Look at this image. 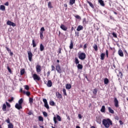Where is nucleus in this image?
I'll return each instance as SVG.
<instances>
[{"label": "nucleus", "mask_w": 128, "mask_h": 128, "mask_svg": "<svg viewBox=\"0 0 128 128\" xmlns=\"http://www.w3.org/2000/svg\"><path fill=\"white\" fill-rule=\"evenodd\" d=\"M51 72H54V70H56V67H54V65H52L51 66Z\"/></svg>", "instance_id": "46"}, {"label": "nucleus", "mask_w": 128, "mask_h": 128, "mask_svg": "<svg viewBox=\"0 0 128 128\" xmlns=\"http://www.w3.org/2000/svg\"><path fill=\"white\" fill-rule=\"evenodd\" d=\"M42 114H43V116H44L45 118H46V116H48V113L46 112H44Z\"/></svg>", "instance_id": "50"}, {"label": "nucleus", "mask_w": 128, "mask_h": 128, "mask_svg": "<svg viewBox=\"0 0 128 128\" xmlns=\"http://www.w3.org/2000/svg\"><path fill=\"white\" fill-rule=\"evenodd\" d=\"M84 30V26L82 25H80L78 26L76 30L77 32H80V30Z\"/></svg>", "instance_id": "14"}, {"label": "nucleus", "mask_w": 128, "mask_h": 128, "mask_svg": "<svg viewBox=\"0 0 128 128\" xmlns=\"http://www.w3.org/2000/svg\"><path fill=\"white\" fill-rule=\"evenodd\" d=\"M15 108L17 110H22V106L20 104H19L18 103H16L15 105Z\"/></svg>", "instance_id": "11"}, {"label": "nucleus", "mask_w": 128, "mask_h": 128, "mask_svg": "<svg viewBox=\"0 0 128 128\" xmlns=\"http://www.w3.org/2000/svg\"><path fill=\"white\" fill-rule=\"evenodd\" d=\"M50 104L52 106H56V103H54V102L51 100L50 102Z\"/></svg>", "instance_id": "36"}, {"label": "nucleus", "mask_w": 128, "mask_h": 128, "mask_svg": "<svg viewBox=\"0 0 128 128\" xmlns=\"http://www.w3.org/2000/svg\"><path fill=\"white\" fill-rule=\"evenodd\" d=\"M60 28L61 30H64V32H66V30H68V27H66L64 24H62Z\"/></svg>", "instance_id": "12"}, {"label": "nucleus", "mask_w": 128, "mask_h": 128, "mask_svg": "<svg viewBox=\"0 0 128 128\" xmlns=\"http://www.w3.org/2000/svg\"><path fill=\"white\" fill-rule=\"evenodd\" d=\"M38 120L40 122H44V118L42 116H38Z\"/></svg>", "instance_id": "41"}, {"label": "nucleus", "mask_w": 128, "mask_h": 128, "mask_svg": "<svg viewBox=\"0 0 128 128\" xmlns=\"http://www.w3.org/2000/svg\"><path fill=\"white\" fill-rule=\"evenodd\" d=\"M56 118H57L59 122H62V118L59 115L56 116Z\"/></svg>", "instance_id": "43"}, {"label": "nucleus", "mask_w": 128, "mask_h": 128, "mask_svg": "<svg viewBox=\"0 0 128 128\" xmlns=\"http://www.w3.org/2000/svg\"><path fill=\"white\" fill-rule=\"evenodd\" d=\"M62 92H63V94H64V96H68V94H66V90L64 88L62 90Z\"/></svg>", "instance_id": "44"}, {"label": "nucleus", "mask_w": 128, "mask_h": 128, "mask_svg": "<svg viewBox=\"0 0 128 128\" xmlns=\"http://www.w3.org/2000/svg\"><path fill=\"white\" fill-rule=\"evenodd\" d=\"M23 94H26L27 96H30V92L28 91V92L23 91Z\"/></svg>", "instance_id": "22"}, {"label": "nucleus", "mask_w": 128, "mask_h": 128, "mask_svg": "<svg viewBox=\"0 0 128 128\" xmlns=\"http://www.w3.org/2000/svg\"><path fill=\"white\" fill-rule=\"evenodd\" d=\"M108 110L110 114H114V111L112 109V108L108 107Z\"/></svg>", "instance_id": "23"}, {"label": "nucleus", "mask_w": 128, "mask_h": 128, "mask_svg": "<svg viewBox=\"0 0 128 128\" xmlns=\"http://www.w3.org/2000/svg\"><path fill=\"white\" fill-rule=\"evenodd\" d=\"M114 104L116 108H118V106H120V105L118 104V98L116 97L114 98Z\"/></svg>", "instance_id": "6"}, {"label": "nucleus", "mask_w": 128, "mask_h": 128, "mask_svg": "<svg viewBox=\"0 0 128 128\" xmlns=\"http://www.w3.org/2000/svg\"><path fill=\"white\" fill-rule=\"evenodd\" d=\"M6 49L7 52H8V54H10V56H14V52H12V50L8 47L6 46Z\"/></svg>", "instance_id": "10"}, {"label": "nucleus", "mask_w": 128, "mask_h": 128, "mask_svg": "<svg viewBox=\"0 0 128 128\" xmlns=\"http://www.w3.org/2000/svg\"><path fill=\"white\" fill-rule=\"evenodd\" d=\"M106 58H108V50H106Z\"/></svg>", "instance_id": "57"}, {"label": "nucleus", "mask_w": 128, "mask_h": 128, "mask_svg": "<svg viewBox=\"0 0 128 128\" xmlns=\"http://www.w3.org/2000/svg\"><path fill=\"white\" fill-rule=\"evenodd\" d=\"M77 68L78 70H82V68H83L82 64H78L77 66Z\"/></svg>", "instance_id": "31"}, {"label": "nucleus", "mask_w": 128, "mask_h": 128, "mask_svg": "<svg viewBox=\"0 0 128 128\" xmlns=\"http://www.w3.org/2000/svg\"><path fill=\"white\" fill-rule=\"evenodd\" d=\"M46 74H47L48 78L50 76V72L48 71V72L46 73Z\"/></svg>", "instance_id": "56"}, {"label": "nucleus", "mask_w": 128, "mask_h": 128, "mask_svg": "<svg viewBox=\"0 0 128 128\" xmlns=\"http://www.w3.org/2000/svg\"><path fill=\"white\" fill-rule=\"evenodd\" d=\"M75 3H76V0H70V6H72V4H74Z\"/></svg>", "instance_id": "34"}, {"label": "nucleus", "mask_w": 128, "mask_h": 128, "mask_svg": "<svg viewBox=\"0 0 128 128\" xmlns=\"http://www.w3.org/2000/svg\"><path fill=\"white\" fill-rule=\"evenodd\" d=\"M76 18H77V20H80L81 18L80 16L76 15L75 16Z\"/></svg>", "instance_id": "51"}, {"label": "nucleus", "mask_w": 128, "mask_h": 128, "mask_svg": "<svg viewBox=\"0 0 128 128\" xmlns=\"http://www.w3.org/2000/svg\"><path fill=\"white\" fill-rule=\"evenodd\" d=\"M58 54H62V48H58Z\"/></svg>", "instance_id": "58"}, {"label": "nucleus", "mask_w": 128, "mask_h": 128, "mask_svg": "<svg viewBox=\"0 0 128 128\" xmlns=\"http://www.w3.org/2000/svg\"><path fill=\"white\" fill-rule=\"evenodd\" d=\"M104 56H106V54L104 53H102L100 54V60H104Z\"/></svg>", "instance_id": "24"}, {"label": "nucleus", "mask_w": 128, "mask_h": 128, "mask_svg": "<svg viewBox=\"0 0 128 128\" xmlns=\"http://www.w3.org/2000/svg\"><path fill=\"white\" fill-rule=\"evenodd\" d=\"M32 44L33 48H36V41H34V40H32Z\"/></svg>", "instance_id": "37"}, {"label": "nucleus", "mask_w": 128, "mask_h": 128, "mask_svg": "<svg viewBox=\"0 0 128 128\" xmlns=\"http://www.w3.org/2000/svg\"><path fill=\"white\" fill-rule=\"evenodd\" d=\"M0 10H2L3 12H4L6 10V6L4 5H1L0 6Z\"/></svg>", "instance_id": "26"}, {"label": "nucleus", "mask_w": 128, "mask_h": 128, "mask_svg": "<svg viewBox=\"0 0 128 128\" xmlns=\"http://www.w3.org/2000/svg\"><path fill=\"white\" fill-rule=\"evenodd\" d=\"M6 24H8V26H13V27H14L16 26V24H14V22H12L10 20H8L6 22Z\"/></svg>", "instance_id": "9"}, {"label": "nucleus", "mask_w": 128, "mask_h": 128, "mask_svg": "<svg viewBox=\"0 0 128 128\" xmlns=\"http://www.w3.org/2000/svg\"><path fill=\"white\" fill-rule=\"evenodd\" d=\"M75 64H80V61L78 60V58H75Z\"/></svg>", "instance_id": "42"}, {"label": "nucleus", "mask_w": 128, "mask_h": 128, "mask_svg": "<svg viewBox=\"0 0 128 128\" xmlns=\"http://www.w3.org/2000/svg\"><path fill=\"white\" fill-rule=\"evenodd\" d=\"M6 104L7 106H8V108H10V104L8 102H6Z\"/></svg>", "instance_id": "59"}, {"label": "nucleus", "mask_w": 128, "mask_h": 128, "mask_svg": "<svg viewBox=\"0 0 128 128\" xmlns=\"http://www.w3.org/2000/svg\"><path fill=\"white\" fill-rule=\"evenodd\" d=\"M78 57L80 60H86V55L84 52L78 53Z\"/></svg>", "instance_id": "2"}, {"label": "nucleus", "mask_w": 128, "mask_h": 128, "mask_svg": "<svg viewBox=\"0 0 128 128\" xmlns=\"http://www.w3.org/2000/svg\"><path fill=\"white\" fill-rule=\"evenodd\" d=\"M92 93L94 94H95V96H96V94H98V89H96V88L94 89V90L92 91Z\"/></svg>", "instance_id": "40"}, {"label": "nucleus", "mask_w": 128, "mask_h": 128, "mask_svg": "<svg viewBox=\"0 0 128 128\" xmlns=\"http://www.w3.org/2000/svg\"><path fill=\"white\" fill-rule=\"evenodd\" d=\"M98 2L102 6H104V2L102 0H98Z\"/></svg>", "instance_id": "17"}, {"label": "nucleus", "mask_w": 128, "mask_h": 128, "mask_svg": "<svg viewBox=\"0 0 128 128\" xmlns=\"http://www.w3.org/2000/svg\"><path fill=\"white\" fill-rule=\"evenodd\" d=\"M12 100H14V98L13 97L11 98L10 100H8V102H12Z\"/></svg>", "instance_id": "60"}, {"label": "nucleus", "mask_w": 128, "mask_h": 128, "mask_svg": "<svg viewBox=\"0 0 128 128\" xmlns=\"http://www.w3.org/2000/svg\"><path fill=\"white\" fill-rule=\"evenodd\" d=\"M78 116L79 118H82V115L80 114H78Z\"/></svg>", "instance_id": "64"}, {"label": "nucleus", "mask_w": 128, "mask_h": 128, "mask_svg": "<svg viewBox=\"0 0 128 128\" xmlns=\"http://www.w3.org/2000/svg\"><path fill=\"white\" fill-rule=\"evenodd\" d=\"M56 70L57 71V72H58V74H62V68L60 64H57L56 66Z\"/></svg>", "instance_id": "8"}, {"label": "nucleus", "mask_w": 128, "mask_h": 128, "mask_svg": "<svg viewBox=\"0 0 128 128\" xmlns=\"http://www.w3.org/2000/svg\"><path fill=\"white\" fill-rule=\"evenodd\" d=\"M88 4L89 6L92 8H94V4H92V2L90 1H87Z\"/></svg>", "instance_id": "33"}, {"label": "nucleus", "mask_w": 128, "mask_h": 128, "mask_svg": "<svg viewBox=\"0 0 128 128\" xmlns=\"http://www.w3.org/2000/svg\"><path fill=\"white\" fill-rule=\"evenodd\" d=\"M4 4V6H8V2H6Z\"/></svg>", "instance_id": "62"}, {"label": "nucleus", "mask_w": 128, "mask_h": 128, "mask_svg": "<svg viewBox=\"0 0 128 128\" xmlns=\"http://www.w3.org/2000/svg\"><path fill=\"white\" fill-rule=\"evenodd\" d=\"M24 88L25 90H30V86H28V85H26L24 86Z\"/></svg>", "instance_id": "49"}, {"label": "nucleus", "mask_w": 128, "mask_h": 128, "mask_svg": "<svg viewBox=\"0 0 128 128\" xmlns=\"http://www.w3.org/2000/svg\"><path fill=\"white\" fill-rule=\"evenodd\" d=\"M93 48L95 52H98V45L96 44H94L93 46Z\"/></svg>", "instance_id": "28"}, {"label": "nucleus", "mask_w": 128, "mask_h": 128, "mask_svg": "<svg viewBox=\"0 0 128 128\" xmlns=\"http://www.w3.org/2000/svg\"><path fill=\"white\" fill-rule=\"evenodd\" d=\"M119 74H120V78H122L124 75L122 74V72L120 71L119 72Z\"/></svg>", "instance_id": "55"}, {"label": "nucleus", "mask_w": 128, "mask_h": 128, "mask_svg": "<svg viewBox=\"0 0 128 128\" xmlns=\"http://www.w3.org/2000/svg\"><path fill=\"white\" fill-rule=\"evenodd\" d=\"M101 112H106V106H102L100 109Z\"/></svg>", "instance_id": "21"}, {"label": "nucleus", "mask_w": 128, "mask_h": 128, "mask_svg": "<svg viewBox=\"0 0 128 128\" xmlns=\"http://www.w3.org/2000/svg\"><path fill=\"white\" fill-rule=\"evenodd\" d=\"M32 78L34 80H38V81L40 80V77L36 74H34L32 75Z\"/></svg>", "instance_id": "5"}, {"label": "nucleus", "mask_w": 128, "mask_h": 128, "mask_svg": "<svg viewBox=\"0 0 128 128\" xmlns=\"http://www.w3.org/2000/svg\"><path fill=\"white\" fill-rule=\"evenodd\" d=\"M7 68H8V72H9L10 74H12V69H10L8 66Z\"/></svg>", "instance_id": "54"}, {"label": "nucleus", "mask_w": 128, "mask_h": 128, "mask_svg": "<svg viewBox=\"0 0 128 128\" xmlns=\"http://www.w3.org/2000/svg\"><path fill=\"white\" fill-rule=\"evenodd\" d=\"M112 35L114 38H118V34L116 32H113Z\"/></svg>", "instance_id": "39"}, {"label": "nucleus", "mask_w": 128, "mask_h": 128, "mask_svg": "<svg viewBox=\"0 0 128 128\" xmlns=\"http://www.w3.org/2000/svg\"><path fill=\"white\" fill-rule=\"evenodd\" d=\"M119 122H120V124H121V125L124 124V122H123L121 120H120L119 121Z\"/></svg>", "instance_id": "61"}, {"label": "nucleus", "mask_w": 128, "mask_h": 128, "mask_svg": "<svg viewBox=\"0 0 128 128\" xmlns=\"http://www.w3.org/2000/svg\"><path fill=\"white\" fill-rule=\"evenodd\" d=\"M27 52L28 54V60L30 62H32V56H34V54H32V51H28Z\"/></svg>", "instance_id": "4"}, {"label": "nucleus", "mask_w": 128, "mask_h": 128, "mask_svg": "<svg viewBox=\"0 0 128 128\" xmlns=\"http://www.w3.org/2000/svg\"><path fill=\"white\" fill-rule=\"evenodd\" d=\"M115 120H120V118H118V116H116L115 117Z\"/></svg>", "instance_id": "63"}, {"label": "nucleus", "mask_w": 128, "mask_h": 128, "mask_svg": "<svg viewBox=\"0 0 128 128\" xmlns=\"http://www.w3.org/2000/svg\"><path fill=\"white\" fill-rule=\"evenodd\" d=\"M48 8H52L53 7H52V2H48Z\"/></svg>", "instance_id": "38"}, {"label": "nucleus", "mask_w": 128, "mask_h": 128, "mask_svg": "<svg viewBox=\"0 0 128 128\" xmlns=\"http://www.w3.org/2000/svg\"><path fill=\"white\" fill-rule=\"evenodd\" d=\"M43 102L44 104V106L47 108V110H48L50 108V106H48V100L46 98L43 99Z\"/></svg>", "instance_id": "7"}, {"label": "nucleus", "mask_w": 128, "mask_h": 128, "mask_svg": "<svg viewBox=\"0 0 128 128\" xmlns=\"http://www.w3.org/2000/svg\"><path fill=\"white\" fill-rule=\"evenodd\" d=\"M40 65H38V64L36 66V72H42V70H40Z\"/></svg>", "instance_id": "15"}, {"label": "nucleus", "mask_w": 128, "mask_h": 128, "mask_svg": "<svg viewBox=\"0 0 128 128\" xmlns=\"http://www.w3.org/2000/svg\"><path fill=\"white\" fill-rule=\"evenodd\" d=\"M66 90H70V88H72V85H70V84H66Z\"/></svg>", "instance_id": "30"}, {"label": "nucleus", "mask_w": 128, "mask_h": 128, "mask_svg": "<svg viewBox=\"0 0 128 128\" xmlns=\"http://www.w3.org/2000/svg\"><path fill=\"white\" fill-rule=\"evenodd\" d=\"M8 128H14V125L10 123V124H8Z\"/></svg>", "instance_id": "48"}, {"label": "nucleus", "mask_w": 128, "mask_h": 128, "mask_svg": "<svg viewBox=\"0 0 128 128\" xmlns=\"http://www.w3.org/2000/svg\"><path fill=\"white\" fill-rule=\"evenodd\" d=\"M6 122L8 123V124H12L10 123V118H8L7 120H6Z\"/></svg>", "instance_id": "52"}, {"label": "nucleus", "mask_w": 128, "mask_h": 128, "mask_svg": "<svg viewBox=\"0 0 128 128\" xmlns=\"http://www.w3.org/2000/svg\"><path fill=\"white\" fill-rule=\"evenodd\" d=\"M46 30L44 29V28L42 27L40 30V36L41 40H44V32Z\"/></svg>", "instance_id": "3"}, {"label": "nucleus", "mask_w": 128, "mask_h": 128, "mask_svg": "<svg viewBox=\"0 0 128 128\" xmlns=\"http://www.w3.org/2000/svg\"><path fill=\"white\" fill-rule=\"evenodd\" d=\"M29 102L31 104H32L34 102V98H29Z\"/></svg>", "instance_id": "47"}, {"label": "nucleus", "mask_w": 128, "mask_h": 128, "mask_svg": "<svg viewBox=\"0 0 128 128\" xmlns=\"http://www.w3.org/2000/svg\"><path fill=\"white\" fill-rule=\"evenodd\" d=\"M44 50V45L42 44H40V52H43V50Z\"/></svg>", "instance_id": "27"}, {"label": "nucleus", "mask_w": 128, "mask_h": 128, "mask_svg": "<svg viewBox=\"0 0 128 128\" xmlns=\"http://www.w3.org/2000/svg\"><path fill=\"white\" fill-rule=\"evenodd\" d=\"M102 124L106 128H108L110 126H112V121L110 118L103 119Z\"/></svg>", "instance_id": "1"}, {"label": "nucleus", "mask_w": 128, "mask_h": 128, "mask_svg": "<svg viewBox=\"0 0 128 128\" xmlns=\"http://www.w3.org/2000/svg\"><path fill=\"white\" fill-rule=\"evenodd\" d=\"M69 48L70 50H72V48H74V42H72V40L70 41Z\"/></svg>", "instance_id": "20"}, {"label": "nucleus", "mask_w": 128, "mask_h": 128, "mask_svg": "<svg viewBox=\"0 0 128 128\" xmlns=\"http://www.w3.org/2000/svg\"><path fill=\"white\" fill-rule=\"evenodd\" d=\"M46 86L48 88H52V80H48L46 84Z\"/></svg>", "instance_id": "13"}, {"label": "nucleus", "mask_w": 128, "mask_h": 128, "mask_svg": "<svg viewBox=\"0 0 128 128\" xmlns=\"http://www.w3.org/2000/svg\"><path fill=\"white\" fill-rule=\"evenodd\" d=\"M56 96L58 98H62V94L60 93V92H56Z\"/></svg>", "instance_id": "16"}, {"label": "nucleus", "mask_w": 128, "mask_h": 128, "mask_svg": "<svg viewBox=\"0 0 128 128\" xmlns=\"http://www.w3.org/2000/svg\"><path fill=\"white\" fill-rule=\"evenodd\" d=\"M108 82H110V80H108V78H105L104 79V84H108Z\"/></svg>", "instance_id": "25"}, {"label": "nucleus", "mask_w": 128, "mask_h": 128, "mask_svg": "<svg viewBox=\"0 0 128 128\" xmlns=\"http://www.w3.org/2000/svg\"><path fill=\"white\" fill-rule=\"evenodd\" d=\"M53 120H54V124H58V121L56 120V117L54 116Z\"/></svg>", "instance_id": "45"}, {"label": "nucleus", "mask_w": 128, "mask_h": 128, "mask_svg": "<svg viewBox=\"0 0 128 128\" xmlns=\"http://www.w3.org/2000/svg\"><path fill=\"white\" fill-rule=\"evenodd\" d=\"M22 102H24V99L22 98H21L18 102V104H21V106H22Z\"/></svg>", "instance_id": "35"}, {"label": "nucleus", "mask_w": 128, "mask_h": 128, "mask_svg": "<svg viewBox=\"0 0 128 128\" xmlns=\"http://www.w3.org/2000/svg\"><path fill=\"white\" fill-rule=\"evenodd\" d=\"M96 122L98 124H102V119L100 117H96Z\"/></svg>", "instance_id": "18"}, {"label": "nucleus", "mask_w": 128, "mask_h": 128, "mask_svg": "<svg viewBox=\"0 0 128 128\" xmlns=\"http://www.w3.org/2000/svg\"><path fill=\"white\" fill-rule=\"evenodd\" d=\"M82 24H86V18L83 19Z\"/></svg>", "instance_id": "53"}, {"label": "nucleus", "mask_w": 128, "mask_h": 128, "mask_svg": "<svg viewBox=\"0 0 128 128\" xmlns=\"http://www.w3.org/2000/svg\"><path fill=\"white\" fill-rule=\"evenodd\" d=\"M2 110L4 112H6V104H3Z\"/></svg>", "instance_id": "29"}, {"label": "nucleus", "mask_w": 128, "mask_h": 128, "mask_svg": "<svg viewBox=\"0 0 128 128\" xmlns=\"http://www.w3.org/2000/svg\"><path fill=\"white\" fill-rule=\"evenodd\" d=\"M25 72L26 71L24 70V68L22 69L20 71V76H24V74Z\"/></svg>", "instance_id": "32"}, {"label": "nucleus", "mask_w": 128, "mask_h": 128, "mask_svg": "<svg viewBox=\"0 0 128 128\" xmlns=\"http://www.w3.org/2000/svg\"><path fill=\"white\" fill-rule=\"evenodd\" d=\"M118 54L120 56H124V52H122V50H119Z\"/></svg>", "instance_id": "19"}]
</instances>
